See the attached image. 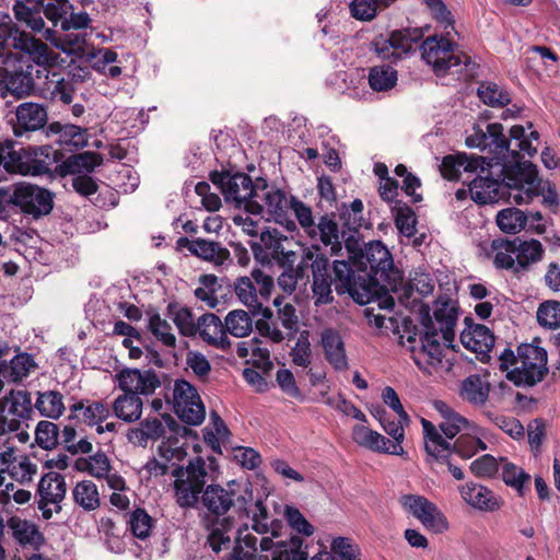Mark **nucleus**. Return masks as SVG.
<instances>
[{"mask_svg":"<svg viewBox=\"0 0 560 560\" xmlns=\"http://www.w3.org/2000/svg\"><path fill=\"white\" fill-rule=\"evenodd\" d=\"M197 334L209 346L220 350H228L231 340L226 336L224 323L213 313L201 315L197 319Z\"/></svg>","mask_w":560,"mask_h":560,"instance_id":"obj_26","label":"nucleus"},{"mask_svg":"<svg viewBox=\"0 0 560 560\" xmlns=\"http://www.w3.org/2000/svg\"><path fill=\"white\" fill-rule=\"evenodd\" d=\"M70 411L75 413V417L81 419L88 425H97L106 420L110 415L109 408L102 401H92L88 404L79 401L70 407Z\"/></svg>","mask_w":560,"mask_h":560,"instance_id":"obj_41","label":"nucleus"},{"mask_svg":"<svg viewBox=\"0 0 560 560\" xmlns=\"http://www.w3.org/2000/svg\"><path fill=\"white\" fill-rule=\"evenodd\" d=\"M331 552L340 560H360V549L350 538L337 537L331 541Z\"/></svg>","mask_w":560,"mask_h":560,"instance_id":"obj_64","label":"nucleus"},{"mask_svg":"<svg viewBox=\"0 0 560 560\" xmlns=\"http://www.w3.org/2000/svg\"><path fill=\"white\" fill-rule=\"evenodd\" d=\"M23 154L24 161L18 167L24 175L50 174L58 162V151L50 145L28 147L23 150Z\"/></svg>","mask_w":560,"mask_h":560,"instance_id":"obj_23","label":"nucleus"},{"mask_svg":"<svg viewBox=\"0 0 560 560\" xmlns=\"http://www.w3.org/2000/svg\"><path fill=\"white\" fill-rule=\"evenodd\" d=\"M209 463L200 456L189 460L186 467L176 466L172 470L173 490L177 505L182 509H199L200 499L209 480V470L213 469L214 458Z\"/></svg>","mask_w":560,"mask_h":560,"instance_id":"obj_7","label":"nucleus"},{"mask_svg":"<svg viewBox=\"0 0 560 560\" xmlns=\"http://www.w3.org/2000/svg\"><path fill=\"white\" fill-rule=\"evenodd\" d=\"M500 370L506 372V378L518 387H533L548 373V354L539 346V339L517 347V354L505 348L499 355Z\"/></svg>","mask_w":560,"mask_h":560,"instance_id":"obj_5","label":"nucleus"},{"mask_svg":"<svg viewBox=\"0 0 560 560\" xmlns=\"http://www.w3.org/2000/svg\"><path fill=\"white\" fill-rule=\"evenodd\" d=\"M16 121L13 125L15 137H23L38 130H46L48 112L45 105L35 102H24L15 109Z\"/></svg>","mask_w":560,"mask_h":560,"instance_id":"obj_20","label":"nucleus"},{"mask_svg":"<svg viewBox=\"0 0 560 560\" xmlns=\"http://www.w3.org/2000/svg\"><path fill=\"white\" fill-rule=\"evenodd\" d=\"M179 243L194 256L212 264L214 267H228L232 264L230 250L221 243L205 238H180Z\"/></svg>","mask_w":560,"mask_h":560,"instance_id":"obj_24","label":"nucleus"},{"mask_svg":"<svg viewBox=\"0 0 560 560\" xmlns=\"http://www.w3.org/2000/svg\"><path fill=\"white\" fill-rule=\"evenodd\" d=\"M500 460L501 476L505 485L515 489L520 495H524L525 485L529 482L530 476L506 459L500 458Z\"/></svg>","mask_w":560,"mask_h":560,"instance_id":"obj_49","label":"nucleus"},{"mask_svg":"<svg viewBox=\"0 0 560 560\" xmlns=\"http://www.w3.org/2000/svg\"><path fill=\"white\" fill-rule=\"evenodd\" d=\"M397 82V72L389 66H376L370 69L369 84L373 91H388Z\"/></svg>","mask_w":560,"mask_h":560,"instance_id":"obj_50","label":"nucleus"},{"mask_svg":"<svg viewBox=\"0 0 560 560\" xmlns=\"http://www.w3.org/2000/svg\"><path fill=\"white\" fill-rule=\"evenodd\" d=\"M322 346L327 361L339 371L348 369V359L343 340L340 334L331 328L324 329L322 332Z\"/></svg>","mask_w":560,"mask_h":560,"instance_id":"obj_29","label":"nucleus"},{"mask_svg":"<svg viewBox=\"0 0 560 560\" xmlns=\"http://www.w3.org/2000/svg\"><path fill=\"white\" fill-rule=\"evenodd\" d=\"M502 182L479 174L469 183L471 199L479 205L497 202L501 189H506L510 200L516 205L528 203L540 195L541 180L535 164L529 161L505 164L502 167Z\"/></svg>","mask_w":560,"mask_h":560,"instance_id":"obj_4","label":"nucleus"},{"mask_svg":"<svg viewBox=\"0 0 560 560\" xmlns=\"http://www.w3.org/2000/svg\"><path fill=\"white\" fill-rule=\"evenodd\" d=\"M0 31V91L3 96L10 94L24 98L37 93V82L44 70L36 69L30 61L18 59L10 49V36Z\"/></svg>","mask_w":560,"mask_h":560,"instance_id":"obj_6","label":"nucleus"},{"mask_svg":"<svg viewBox=\"0 0 560 560\" xmlns=\"http://www.w3.org/2000/svg\"><path fill=\"white\" fill-rule=\"evenodd\" d=\"M421 56L439 77L448 72L460 74L471 65L466 54L454 51V44L450 39L436 35L423 40Z\"/></svg>","mask_w":560,"mask_h":560,"instance_id":"obj_8","label":"nucleus"},{"mask_svg":"<svg viewBox=\"0 0 560 560\" xmlns=\"http://www.w3.org/2000/svg\"><path fill=\"white\" fill-rule=\"evenodd\" d=\"M537 320L550 329L560 327V302L550 300L541 303L537 310Z\"/></svg>","mask_w":560,"mask_h":560,"instance_id":"obj_60","label":"nucleus"},{"mask_svg":"<svg viewBox=\"0 0 560 560\" xmlns=\"http://www.w3.org/2000/svg\"><path fill=\"white\" fill-rule=\"evenodd\" d=\"M463 346L476 353L486 354L494 346V336L485 325H474L460 334Z\"/></svg>","mask_w":560,"mask_h":560,"instance_id":"obj_31","label":"nucleus"},{"mask_svg":"<svg viewBox=\"0 0 560 560\" xmlns=\"http://www.w3.org/2000/svg\"><path fill=\"white\" fill-rule=\"evenodd\" d=\"M424 434V448L427 454L440 464L447 465L448 471L456 480L464 479L463 470L453 463L451 444L429 420H421Z\"/></svg>","mask_w":560,"mask_h":560,"instance_id":"obj_17","label":"nucleus"},{"mask_svg":"<svg viewBox=\"0 0 560 560\" xmlns=\"http://www.w3.org/2000/svg\"><path fill=\"white\" fill-rule=\"evenodd\" d=\"M37 492L39 494L38 509L42 511L43 517L49 520L54 513L61 511L60 503L67 492L65 477L59 472L49 471L40 478Z\"/></svg>","mask_w":560,"mask_h":560,"instance_id":"obj_16","label":"nucleus"},{"mask_svg":"<svg viewBox=\"0 0 560 560\" xmlns=\"http://www.w3.org/2000/svg\"><path fill=\"white\" fill-rule=\"evenodd\" d=\"M457 319V303L451 299L440 298L434 303L432 317L429 307H423L420 334H409L406 341L404 336L400 337L401 345L410 351L420 370L432 374L441 365L445 348L452 347L455 339Z\"/></svg>","mask_w":560,"mask_h":560,"instance_id":"obj_3","label":"nucleus"},{"mask_svg":"<svg viewBox=\"0 0 560 560\" xmlns=\"http://www.w3.org/2000/svg\"><path fill=\"white\" fill-rule=\"evenodd\" d=\"M402 506L417 517L424 527L441 533L447 523L436 505L422 495L408 494L401 498Z\"/></svg>","mask_w":560,"mask_h":560,"instance_id":"obj_19","label":"nucleus"},{"mask_svg":"<svg viewBox=\"0 0 560 560\" xmlns=\"http://www.w3.org/2000/svg\"><path fill=\"white\" fill-rule=\"evenodd\" d=\"M393 213L395 217V224L399 232L407 237L413 236L417 232V218L411 208L397 200L393 207Z\"/></svg>","mask_w":560,"mask_h":560,"instance_id":"obj_52","label":"nucleus"},{"mask_svg":"<svg viewBox=\"0 0 560 560\" xmlns=\"http://www.w3.org/2000/svg\"><path fill=\"white\" fill-rule=\"evenodd\" d=\"M350 231H339V225L334 215L323 214L315 224V232L311 231L307 236L312 241H319L325 247H329L331 256H341L346 249V238Z\"/></svg>","mask_w":560,"mask_h":560,"instance_id":"obj_21","label":"nucleus"},{"mask_svg":"<svg viewBox=\"0 0 560 560\" xmlns=\"http://www.w3.org/2000/svg\"><path fill=\"white\" fill-rule=\"evenodd\" d=\"M143 401L140 396L124 393L117 396L113 402L115 416L128 423L136 422L141 418Z\"/></svg>","mask_w":560,"mask_h":560,"instance_id":"obj_38","label":"nucleus"},{"mask_svg":"<svg viewBox=\"0 0 560 560\" xmlns=\"http://www.w3.org/2000/svg\"><path fill=\"white\" fill-rule=\"evenodd\" d=\"M226 335L235 338H244L253 331L254 323L249 313L244 310L230 311L224 318Z\"/></svg>","mask_w":560,"mask_h":560,"instance_id":"obj_44","label":"nucleus"},{"mask_svg":"<svg viewBox=\"0 0 560 560\" xmlns=\"http://www.w3.org/2000/svg\"><path fill=\"white\" fill-rule=\"evenodd\" d=\"M75 467L80 471H88L90 475L96 478H103L107 476L110 469L108 457L98 452L90 458H79L75 462Z\"/></svg>","mask_w":560,"mask_h":560,"instance_id":"obj_55","label":"nucleus"},{"mask_svg":"<svg viewBox=\"0 0 560 560\" xmlns=\"http://www.w3.org/2000/svg\"><path fill=\"white\" fill-rule=\"evenodd\" d=\"M260 241L272 259L282 265H293L295 253L284 248L283 243L288 241V237L277 229L261 232Z\"/></svg>","mask_w":560,"mask_h":560,"instance_id":"obj_34","label":"nucleus"},{"mask_svg":"<svg viewBox=\"0 0 560 560\" xmlns=\"http://www.w3.org/2000/svg\"><path fill=\"white\" fill-rule=\"evenodd\" d=\"M7 524L12 530L13 538L21 546H31L35 550H38L44 545L45 537L34 523L18 516H12Z\"/></svg>","mask_w":560,"mask_h":560,"instance_id":"obj_28","label":"nucleus"},{"mask_svg":"<svg viewBox=\"0 0 560 560\" xmlns=\"http://www.w3.org/2000/svg\"><path fill=\"white\" fill-rule=\"evenodd\" d=\"M167 308L172 314L174 324L183 336L191 337L197 335V322H195L194 315L188 307L170 304Z\"/></svg>","mask_w":560,"mask_h":560,"instance_id":"obj_53","label":"nucleus"},{"mask_svg":"<svg viewBox=\"0 0 560 560\" xmlns=\"http://www.w3.org/2000/svg\"><path fill=\"white\" fill-rule=\"evenodd\" d=\"M50 74L51 79L46 83L50 100L66 105L71 104L75 91L73 79L62 78L57 72H51Z\"/></svg>","mask_w":560,"mask_h":560,"instance_id":"obj_45","label":"nucleus"},{"mask_svg":"<svg viewBox=\"0 0 560 560\" xmlns=\"http://www.w3.org/2000/svg\"><path fill=\"white\" fill-rule=\"evenodd\" d=\"M290 198L281 188L269 185L264 178L256 179V192L246 206V211L255 215H267L268 220L284 219L289 212Z\"/></svg>","mask_w":560,"mask_h":560,"instance_id":"obj_9","label":"nucleus"},{"mask_svg":"<svg viewBox=\"0 0 560 560\" xmlns=\"http://www.w3.org/2000/svg\"><path fill=\"white\" fill-rule=\"evenodd\" d=\"M490 167L491 162L483 156L457 153L443 158L440 172L447 180H458L463 172L474 173L479 170L480 173H486Z\"/></svg>","mask_w":560,"mask_h":560,"instance_id":"obj_22","label":"nucleus"},{"mask_svg":"<svg viewBox=\"0 0 560 560\" xmlns=\"http://www.w3.org/2000/svg\"><path fill=\"white\" fill-rule=\"evenodd\" d=\"M59 428L56 423L42 420L35 430V441L43 450H52L59 444Z\"/></svg>","mask_w":560,"mask_h":560,"instance_id":"obj_56","label":"nucleus"},{"mask_svg":"<svg viewBox=\"0 0 560 560\" xmlns=\"http://www.w3.org/2000/svg\"><path fill=\"white\" fill-rule=\"evenodd\" d=\"M527 222L526 214L517 208H506L498 212L497 224L499 229L508 234L521 232Z\"/></svg>","mask_w":560,"mask_h":560,"instance_id":"obj_48","label":"nucleus"},{"mask_svg":"<svg viewBox=\"0 0 560 560\" xmlns=\"http://www.w3.org/2000/svg\"><path fill=\"white\" fill-rule=\"evenodd\" d=\"M289 209L293 211L300 226L303 229L306 235L311 231L315 232L316 222L314 220L313 211L310 206L299 200L296 197L291 196Z\"/></svg>","mask_w":560,"mask_h":560,"instance_id":"obj_61","label":"nucleus"},{"mask_svg":"<svg viewBox=\"0 0 560 560\" xmlns=\"http://www.w3.org/2000/svg\"><path fill=\"white\" fill-rule=\"evenodd\" d=\"M237 536L235 537V547L233 549V553L231 559H234L236 553L240 558L244 560H256L255 552L257 550V537L247 532V527L245 528V534L241 529L237 530Z\"/></svg>","mask_w":560,"mask_h":560,"instance_id":"obj_59","label":"nucleus"},{"mask_svg":"<svg viewBox=\"0 0 560 560\" xmlns=\"http://www.w3.org/2000/svg\"><path fill=\"white\" fill-rule=\"evenodd\" d=\"M487 444L469 433L460 434L451 447L452 455L457 454L463 459L471 458L479 450L485 451Z\"/></svg>","mask_w":560,"mask_h":560,"instance_id":"obj_54","label":"nucleus"},{"mask_svg":"<svg viewBox=\"0 0 560 560\" xmlns=\"http://www.w3.org/2000/svg\"><path fill=\"white\" fill-rule=\"evenodd\" d=\"M376 417L383 430L393 438V441L386 438V454L402 456L405 454L401 445L405 440V427L409 425L410 422H402L399 417L397 421L392 420L385 411H377Z\"/></svg>","mask_w":560,"mask_h":560,"instance_id":"obj_32","label":"nucleus"},{"mask_svg":"<svg viewBox=\"0 0 560 560\" xmlns=\"http://www.w3.org/2000/svg\"><path fill=\"white\" fill-rule=\"evenodd\" d=\"M478 95L485 104L492 107H502L510 103V95L494 83H481L478 88Z\"/></svg>","mask_w":560,"mask_h":560,"instance_id":"obj_62","label":"nucleus"},{"mask_svg":"<svg viewBox=\"0 0 560 560\" xmlns=\"http://www.w3.org/2000/svg\"><path fill=\"white\" fill-rule=\"evenodd\" d=\"M36 368L33 357L28 353L16 354L9 364H0V373L9 382H21Z\"/></svg>","mask_w":560,"mask_h":560,"instance_id":"obj_40","label":"nucleus"},{"mask_svg":"<svg viewBox=\"0 0 560 560\" xmlns=\"http://www.w3.org/2000/svg\"><path fill=\"white\" fill-rule=\"evenodd\" d=\"M490 393V384L478 374H472L463 380L459 395L464 401L476 407L483 406Z\"/></svg>","mask_w":560,"mask_h":560,"instance_id":"obj_35","label":"nucleus"},{"mask_svg":"<svg viewBox=\"0 0 560 560\" xmlns=\"http://www.w3.org/2000/svg\"><path fill=\"white\" fill-rule=\"evenodd\" d=\"M32 413L31 394L24 389H11L0 398V436L19 431Z\"/></svg>","mask_w":560,"mask_h":560,"instance_id":"obj_10","label":"nucleus"},{"mask_svg":"<svg viewBox=\"0 0 560 560\" xmlns=\"http://www.w3.org/2000/svg\"><path fill=\"white\" fill-rule=\"evenodd\" d=\"M423 37L421 28H405L394 31L386 39L374 43L376 54L384 60L396 61L412 50L413 44Z\"/></svg>","mask_w":560,"mask_h":560,"instance_id":"obj_15","label":"nucleus"},{"mask_svg":"<svg viewBox=\"0 0 560 560\" xmlns=\"http://www.w3.org/2000/svg\"><path fill=\"white\" fill-rule=\"evenodd\" d=\"M72 495L74 502L85 511H93L100 506L98 490L91 480L78 482L72 491Z\"/></svg>","mask_w":560,"mask_h":560,"instance_id":"obj_47","label":"nucleus"},{"mask_svg":"<svg viewBox=\"0 0 560 560\" xmlns=\"http://www.w3.org/2000/svg\"><path fill=\"white\" fill-rule=\"evenodd\" d=\"M513 240L518 273L528 271L530 266L542 259L545 248L538 240H522L521 237Z\"/></svg>","mask_w":560,"mask_h":560,"instance_id":"obj_30","label":"nucleus"},{"mask_svg":"<svg viewBox=\"0 0 560 560\" xmlns=\"http://www.w3.org/2000/svg\"><path fill=\"white\" fill-rule=\"evenodd\" d=\"M118 387L127 394L152 395L161 386L158 374L152 370L122 369L115 375Z\"/></svg>","mask_w":560,"mask_h":560,"instance_id":"obj_18","label":"nucleus"},{"mask_svg":"<svg viewBox=\"0 0 560 560\" xmlns=\"http://www.w3.org/2000/svg\"><path fill=\"white\" fill-rule=\"evenodd\" d=\"M491 247L495 253L493 258V265L495 268L511 270L514 273H518L514 240H493Z\"/></svg>","mask_w":560,"mask_h":560,"instance_id":"obj_42","label":"nucleus"},{"mask_svg":"<svg viewBox=\"0 0 560 560\" xmlns=\"http://www.w3.org/2000/svg\"><path fill=\"white\" fill-rule=\"evenodd\" d=\"M312 299L316 307L331 304L335 300L332 293V278L329 273V260L325 256H316L312 261Z\"/></svg>","mask_w":560,"mask_h":560,"instance_id":"obj_25","label":"nucleus"},{"mask_svg":"<svg viewBox=\"0 0 560 560\" xmlns=\"http://www.w3.org/2000/svg\"><path fill=\"white\" fill-rule=\"evenodd\" d=\"M0 31L7 32L5 36H10V49L14 47L27 54L28 59L26 61L32 62L36 69L44 70L43 77L48 80L51 73L49 68L57 65L59 55L43 40L25 32L20 33L19 36H12V28L10 27H0Z\"/></svg>","mask_w":560,"mask_h":560,"instance_id":"obj_11","label":"nucleus"},{"mask_svg":"<svg viewBox=\"0 0 560 560\" xmlns=\"http://www.w3.org/2000/svg\"><path fill=\"white\" fill-rule=\"evenodd\" d=\"M346 250L348 260L334 262L338 293L348 292L354 296L360 291L370 292L376 287L394 289L400 280V272L381 241L364 243L360 235L350 233L346 238Z\"/></svg>","mask_w":560,"mask_h":560,"instance_id":"obj_1","label":"nucleus"},{"mask_svg":"<svg viewBox=\"0 0 560 560\" xmlns=\"http://www.w3.org/2000/svg\"><path fill=\"white\" fill-rule=\"evenodd\" d=\"M434 408L442 417L439 428L446 439L455 438L460 431L469 427L468 420L454 411L444 401H434Z\"/></svg>","mask_w":560,"mask_h":560,"instance_id":"obj_37","label":"nucleus"},{"mask_svg":"<svg viewBox=\"0 0 560 560\" xmlns=\"http://www.w3.org/2000/svg\"><path fill=\"white\" fill-rule=\"evenodd\" d=\"M460 494L475 509L482 511H495L499 509V503L492 492L481 485L466 483L462 487Z\"/></svg>","mask_w":560,"mask_h":560,"instance_id":"obj_36","label":"nucleus"},{"mask_svg":"<svg viewBox=\"0 0 560 560\" xmlns=\"http://www.w3.org/2000/svg\"><path fill=\"white\" fill-rule=\"evenodd\" d=\"M47 137L57 136V142L69 150L82 149L88 144L89 135L85 128L77 125L61 124L54 121L49 124L45 130Z\"/></svg>","mask_w":560,"mask_h":560,"instance_id":"obj_27","label":"nucleus"},{"mask_svg":"<svg viewBox=\"0 0 560 560\" xmlns=\"http://www.w3.org/2000/svg\"><path fill=\"white\" fill-rule=\"evenodd\" d=\"M34 407L40 416L50 419H58L65 412L63 396L57 390L38 393Z\"/></svg>","mask_w":560,"mask_h":560,"instance_id":"obj_43","label":"nucleus"},{"mask_svg":"<svg viewBox=\"0 0 560 560\" xmlns=\"http://www.w3.org/2000/svg\"><path fill=\"white\" fill-rule=\"evenodd\" d=\"M103 159L101 154L92 151L74 154L69 156L61 164V172L63 174H78L83 175L92 173L95 167L101 165Z\"/></svg>","mask_w":560,"mask_h":560,"instance_id":"obj_39","label":"nucleus"},{"mask_svg":"<svg viewBox=\"0 0 560 560\" xmlns=\"http://www.w3.org/2000/svg\"><path fill=\"white\" fill-rule=\"evenodd\" d=\"M353 441L368 450L386 454V438L363 424H357L352 429Z\"/></svg>","mask_w":560,"mask_h":560,"instance_id":"obj_46","label":"nucleus"},{"mask_svg":"<svg viewBox=\"0 0 560 560\" xmlns=\"http://www.w3.org/2000/svg\"><path fill=\"white\" fill-rule=\"evenodd\" d=\"M340 218L350 233L360 235L358 230L362 226L363 222V202L360 199H354L349 208L341 212Z\"/></svg>","mask_w":560,"mask_h":560,"instance_id":"obj_63","label":"nucleus"},{"mask_svg":"<svg viewBox=\"0 0 560 560\" xmlns=\"http://www.w3.org/2000/svg\"><path fill=\"white\" fill-rule=\"evenodd\" d=\"M503 130V126L499 122L488 124L485 131L483 151H488L497 159L505 158L508 153H511L512 158H517L518 152L510 150V140L504 136Z\"/></svg>","mask_w":560,"mask_h":560,"instance_id":"obj_33","label":"nucleus"},{"mask_svg":"<svg viewBox=\"0 0 560 560\" xmlns=\"http://www.w3.org/2000/svg\"><path fill=\"white\" fill-rule=\"evenodd\" d=\"M199 509L205 514V520L210 533L208 544L210 548L219 553L222 550H230L232 547V522L225 515L235 511L240 517L252 518L253 528L259 530L261 522L268 518V511L261 498L254 499L253 489L249 483H240L235 480L225 486L219 483L207 485L200 499Z\"/></svg>","mask_w":560,"mask_h":560,"instance_id":"obj_2","label":"nucleus"},{"mask_svg":"<svg viewBox=\"0 0 560 560\" xmlns=\"http://www.w3.org/2000/svg\"><path fill=\"white\" fill-rule=\"evenodd\" d=\"M148 328L152 335L165 347H176V336L172 331V326L159 314H153L150 316Z\"/></svg>","mask_w":560,"mask_h":560,"instance_id":"obj_58","label":"nucleus"},{"mask_svg":"<svg viewBox=\"0 0 560 560\" xmlns=\"http://www.w3.org/2000/svg\"><path fill=\"white\" fill-rule=\"evenodd\" d=\"M510 138L517 141L518 155L522 153L532 158L537 153V148L532 142L539 140L538 131L533 130L526 135L524 126L515 125L510 129Z\"/></svg>","mask_w":560,"mask_h":560,"instance_id":"obj_57","label":"nucleus"},{"mask_svg":"<svg viewBox=\"0 0 560 560\" xmlns=\"http://www.w3.org/2000/svg\"><path fill=\"white\" fill-rule=\"evenodd\" d=\"M173 406L178 418L190 425H199L206 417V409L194 385L176 380L173 387Z\"/></svg>","mask_w":560,"mask_h":560,"instance_id":"obj_13","label":"nucleus"},{"mask_svg":"<svg viewBox=\"0 0 560 560\" xmlns=\"http://www.w3.org/2000/svg\"><path fill=\"white\" fill-rule=\"evenodd\" d=\"M234 292L240 302L249 310L256 311L261 308L257 289L249 277L237 278L234 282Z\"/></svg>","mask_w":560,"mask_h":560,"instance_id":"obj_51","label":"nucleus"},{"mask_svg":"<svg viewBox=\"0 0 560 560\" xmlns=\"http://www.w3.org/2000/svg\"><path fill=\"white\" fill-rule=\"evenodd\" d=\"M11 201L20 207L24 213L32 215L34 219H39L51 212L54 194L36 185H20L14 189Z\"/></svg>","mask_w":560,"mask_h":560,"instance_id":"obj_14","label":"nucleus"},{"mask_svg":"<svg viewBox=\"0 0 560 560\" xmlns=\"http://www.w3.org/2000/svg\"><path fill=\"white\" fill-rule=\"evenodd\" d=\"M210 179L221 190L225 201L234 203L237 208L243 207L246 210L247 203L256 192V182L254 183L245 173L214 172Z\"/></svg>","mask_w":560,"mask_h":560,"instance_id":"obj_12","label":"nucleus"}]
</instances>
